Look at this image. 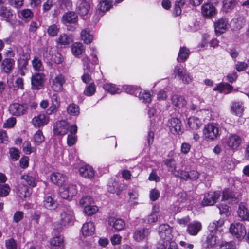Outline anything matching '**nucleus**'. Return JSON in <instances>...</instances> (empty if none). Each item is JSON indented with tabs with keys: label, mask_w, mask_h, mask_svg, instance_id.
Here are the masks:
<instances>
[{
	"label": "nucleus",
	"mask_w": 249,
	"mask_h": 249,
	"mask_svg": "<svg viewBox=\"0 0 249 249\" xmlns=\"http://www.w3.org/2000/svg\"><path fill=\"white\" fill-rule=\"evenodd\" d=\"M232 86L228 83H220L213 88V90H218L221 93L228 94L232 90Z\"/></svg>",
	"instance_id": "nucleus-29"
},
{
	"label": "nucleus",
	"mask_w": 249,
	"mask_h": 249,
	"mask_svg": "<svg viewBox=\"0 0 249 249\" xmlns=\"http://www.w3.org/2000/svg\"><path fill=\"white\" fill-rule=\"evenodd\" d=\"M16 123V120L15 118L11 117L8 118L6 122L3 124L4 128H9L13 127Z\"/></svg>",
	"instance_id": "nucleus-63"
},
{
	"label": "nucleus",
	"mask_w": 249,
	"mask_h": 249,
	"mask_svg": "<svg viewBox=\"0 0 249 249\" xmlns=\"http://www.w3.org/2000/svg\"><path fill=\"white\" fill-rule=\"evenodd\" d=\"M214 31L217 36L221 35L227 31L229 26V20L226 18H221L214 24Z\"/></svg>",
	"instance_id": "nucleus-10"
},
{
	"label": "nucleus",
	"mask_w": 249,
	"mask_h": 249,
	"mask_svg": "<svg viewBox=\"0 0 249 249\" xmlns=\"http://www.w3.org/2000/svg\"><path fill=\"white\" fill-rule=\"evenodd\" d=\"M84 51L85 48L81 43H74L71 46L72 53L76 57H78Z\"/></svg>",
	"instance_id": "nucleus-35"
},
{
	"label": "nucleus",
	"mask_w": 249,
	"mask_h": 249,
	"mask_svg": "<svg viewBox=\"0 0 249 249\" xmlns=\"http://www.w3.org/2000/svg\"><path fill=\"white\" fill-rule=\"evenodd\" d=\"M219 249H236V245L233 242H226L222 244Z\"/></svg>",
	"instance_id": "nucleus-64"
},
{
	"label": "nucleus",
	"mask_w": 249,
	"mask_h": 249,
	"mask_svg": "<svg viewBox=\"0 0 249 249\" xmlns=\"http://www.w3.org/2000/svg\"><path fill=\"white\" fill-rule=\"evenodd\" d=\"M81 38L85 44L91 43L93 40V36L88 28L83 29L81 32Z\"/></svg>",
	"instance_id": "nucleus-28"
},
{
	"label": "nucleus",
	"mask_w": 249,
	"mask_h": 249,
	"mask_svg": "<svg viewBox=\"0 0 249 249\" xmlns=\"http://www.w3.org/2000/svg\"><path fill=\"white\" fill-rule=\"evenodd\" d=\"M66 81V78L62 74H56L53 77H52L50 80L52 89L57 92L62 91L64 89L63 85L65 84Z\"/></svg>",
	"instance_id": "nucleus-6"
},
{
	"label": "nucleus",
	"mask_w": 249,
	"mask_h": 249,
	"mask_svg": "<svg viewBox=\"0 0 249 249\" xmlns=\"http://www.w3.org/2000/svg\"><path fill=\"white\" fill-rule=\"evenodd\" d=\"M50 179L52 182L58 186H63V184L66 180L67 178L60 173H54L51 175Z\"/></svg>",
	"instance_id": "nucleus-22"
},
{
	"label": "nucleus",
	"mask_w": 249,
	"mask_h": 249,
	"mask_svg": "<svg viewBox=\"0 0 249 249\" xmlns=\"http://www.w3.org/2000/svg\"><path fill=\"white\" fill-rule=\"evenodd\" d=\"M69 129V124L66 120L56 122L53 125V132L56 135H65Z\"/></svg>",
	"instance_id": "nucleus-9"
},
{
	"label": "nucleus",
	"mask_w": 249,
	"mask_h": 249,
	"mask_svg": "<svg viewBox=\"0 0 249 249\" xmlns=\"http://www.w3.org/2000/svg\"><path fill=\"white\" fill-rule=\"evenodd\" d=\"M90 10V3L86 0H79L76 4V10L81 16L87 15Z\"/></svg>",
	"instance_id": "nucleus-13"
},
{
	"label": "nucleus",
	"mask_w": 249,
	"mask_h": 249,
	"mask_svg": "<svg viewBox=\"0 0 249 249\" xmlns=\"http://www.w3.org/2000/svg\"><path fill=\"white\" fill-rule=\"evenodd\" d=\"M238 214L239 216L243 220L249 221V213L246 206L244 204H240L239 205Z\"/></svg>",
	"instance_id": "nucleus-32"
},
{
	"label": "nucleus",
	"mask_w": 249,
	"mask_h": 249,
	"mask_svg": "<svg viewBox=\"0 0 249 249\" xmlns=\"http://www.w3.org/2000/svg\"><path fill=\"white\" fill-rule=\"evenodd\" d=\"M57 2L60 8L63 10L70 9L72 6L71 0H57Z\"/></svg>",
	"instance_id": "nucleus-51"
},
{
	"label": "nucleus",
	"mask_w": 249,
	"mask_h": 249,
	"mask_svg": "<svg viewBox=\"0 0 249 249\" xmlns=\"http://www.w3.org/2000/svg\"><path fill=\"white\" fill-rule=\"evenodd\" d=\"M220 136V130L218 124L208 123L203 130V137L206 141H214Z\"/></svg>",
	"instance_id": "nucleus-1"
},
{
	"label": "nucleus",
	"mask_w": 249,
	"mask_h": 249,
	"mask_svg": "<svg viewBox=\"0 0 249 249\" xmlns=\"http://www.w3.org/2000/svg\"><path fill=\"white\" fill-rule=\"evenodd\" d=\"M173 105L178 108L183 107L185 105V100L183 97L174 95L171 98Z\"/></svg>",
	"instance_id": "nucleus-36"
},
{
	"label": "nucleus",
	"mask_w": 249,
	"mask_h": 249,
	"mask_svg": "<svg viewBox=\"0 0 249 249\" xmlns=\"http://www.w3.org/2000/svg\"><path fill=\"white\" fill-rule=\"evenodd\" d=\"M28 108L26 105H21L18 103L11 104L9 107L10 113L15 116L23 115Z\"/></svg>",
	"instance_id": "nucleus-14"
},
{
	"label": "nucleus",
	"mask_w": 249,
	"mask_h": 249,
	"mask_svg": "<svg viewBox=\"0 0 249 249\" xmlns=\"http://www.w3.org/2000/svg\"><path fill=\"white\" fill-rule=\"evenodd\" d=\"M18 15L22 19L29 20L32 18L34 14L29 9H24L19 11Z\"/></svg>",
	"instance_id": "nucleus-40"
},
{
	"label": "nucleus",
	"mask_w": 249,
	"mask_h": 249,
	"mask_svg": "<svg viewBox=\"0 0 249 249\" xmlns=\"http://www.w3.org/2000/svg\"><path fill=\"white\" fill-rule=\"evenodd\" d=\"M14 64L15 61L13 59L10 58L5 59L1 64L2 69L5 72H9L12 69Z\"/></svg>",
	"instance_id": "nucleus-38"
},
{
	"label": "nucleus",
	"mask_w": 249,
	"mask_h": 249,
	"mask_svg": "<svg viewBox=\"0 0 249 249\" xmlns=\"http://www.w3.org/2000/svg\"><path fill=\"white\" fill-rule=\"evenodd\" d=\"M72 36L66 34L61 35L58 39V42L64 45L69 44L72 42Z\"/></svg>",
	"instance_id": "nucleus-45"
},
{
	"label": "nucleus",
	"mask_w": 249,
	"mask_h": 249,
	"mask_svg": "<svg viewBox=\"0 0 249 249\" xmlns=\"http://www.w3.org/2000/svg\"><path fill=\"white\" fill-rule=\"evenodd\" d=\"M190 54L189 50L185 47H181L180 48L177 60L179 62L185 61L188 58Z\"/></svg>",
	"instance_id": "nucleus-34"
},
{
	"label": "nucleus",
	"mask_w": 249,
	"mask_h": 249,
	"mask_svg": "<svg viewBox=\"0 0 249 249\" xmlns=\"http://www.w3.org/2000/svg\"><path fill=\"white\" fill-rule=\"evenodd\" d=\"M156 249H178V247L176 243L172 240L168 243L159 242Z\"/></svg>",
	"instance_id": "nucleus-37"
},
{
	"label": "nucleus",
	"mask_w": 249,
	"mask_h": 249,
	"mask_svg": "<svg viewBox=\"0 0 249 249\" xmlns=\"http://www.w3.org/2000/svg\"><path fill=\"white\" fill-rule=\"evenodd\" d=\"M137 96H138L140 100H142V102L145 104L149 103L151 101V97L150 92L145 90H142V89L140 90Z\"/></svg>",
	"instance_id": "nucleus-42"
},
{
	"label": "nucleus",
	"mask_w": 249,
	"mask_h": 249,
	"mask_svg": "<svg viewBox=\"0 0 249 249\" xmlns=\"http://www.w3.org/2000/svg\"><path fill=\"white\" fill-rule=\"evenodd\" d=\"M242 142L241 137L235 134H230L225 139V144L231 150H237Z\"/></svg>",
	"instance_id": "nucleus-7"
},
{
	"label": "nucleus",
	"mask_w": 249,
	"mask_h": 249,
	"mask_svg": "<svg viewBox=\"0 0 249 249\" xmlns=\"http://www.w3.org/2000/svg\"><path fill=\"white\" fill-rule=\"evenodd\" d=\"M217 234L214 232H211L207 237L206 243L209 247H213L216 245L218 241V236L215 235Z\"/></svg>",
	"instance_id": "nucleus-41"
},
{
	"label": "nucleus",
	"mask_w": 249,
	"mask_h": 249,
	"mask_svg": "<svg viewBox=\"0 0 249 249\" xmlns=\"http://www.w3.org/2000/svg\"><path fill=\"white\" fill-rule=\"evenodd\" d=\"M202 224L199 221H193L188 225L187 231L188 233L193 236L196 235L202 229Z\"/></svg>",
	"instance_id": "nucleus-19"
},
{
	"label": "nucleus",
	"mask_w": 249,
	"mask_h": 249,
	"mask_svg": "<svg viewBox=\"0 0 249 249\" xmlns=\"http://www.w3.org/2000/svg\"><path fill=\"white\" fill-rule=\"evenodd\" d=\"M67 112L71 115L77 116L79 114V107L75 104H71L67 107Z\"/></svg>",
	"instance_id": "nucleus-52"
},
{
	"label": "nucleus",
	"mask_w": 249,
	"mask_h": 249,
	"mask_svg": "<svg viewBox=\"0 0 249 249\" xmlns=\"http://www.w3.org/2000/svg\"><path fill=\"white\" fill-rule=\"evenodd\" d=\"M96 91V87L93 83H90L86 86L84 91V94L87 96L93 95Z\"/></svg>",
	"instance_id": "nucleus-54"
},
{
	"label": "nucleus",
	"mask_w": 249,
	"mask_h": 249,
	"mask_svg": "<svg viewBox=\"0 0 249 249\" xmlns=\"http://www.w3.org/2000/svg\"><path fill=\"white\" fill-rule=\"evenodd\" d=\"M23 1L24 0H9V3L15 8H20L23 6Z\"/></svg>",
	"instance_id": "nucleus-60"
},
{
	"label": "nucleus",
	"mask_w": 249,
	"mask_h": 249,
	"mask_svg": "<svg viewBox=\"0 0 249 249\" xmlns=\"http://www.w3.org/2000/svg\"><path fill=\"white\" fill-rule=\"evenodd\" d=\"M124 89L126 93L135 96H137L140 90H141L140 88L130 85L124 86Z\"/></svg>",
	"instance_id": "nucleus-50"
},
{
	"label": "nucleus",
	"mask_w": 249,
	"mask_h": 249,
	"mask_svg": "<svg viewBox=\"0 0 249 249\" xmlns=\"http://www.w3.org/2000/svg\"><path fill=\"white\" fill-rule=\"evenodd\" d=\"M104 89L107 92L112 94L119 93L120 92V89L117 87L115 85L112 83H106L103 86Z\"/></svg>",
	"instance_id": "nucleus-47"
},
{
	"label": "nucleus",
	"mask_w": 249,
	"mask_h": 249,
	"mask_svg": "<svg viewBox=\"0 0 249 249\" xmlns=\"http://www.w3.org/2000/svg\"><path fill=\"white\" fill-rule=\"evenodd\" d=\"M10 188L7 184L0 183V196H5L9 193Z\"/></svg>",
	"instance_id": "nucleus-59"
},
{
	"label": "nucleus",
	"mask_w": 249,
	"mask_h": 249,
	"mask_svg": "<svg viewBox=\"0 0 249 249\" xmlns=\"http://www.w3.org/2000/svg\"><path fill=\"white\" fill-rule=\"evenodd\" d=\"M59 27L56 24H53L49 26L47 33L51 36H56L59 31Z\"/></svg>",
	"instance_id": "nucleus-55"
},
{
	"label": "nucleus",
	"mask_w": 249,
	"mask_h": 249,
	"mask_svg": "<svg viewBox=\"0 0 249 249\" xmlns=\"http://www.w3.org/2000/svg\"><path fill=\"white\" fill-rule=\"evenodd\" d=\"M18 194L21 198H25L29 197L31 194V189L27 186H19L18 188Z\"/></svg>",
	"instance_id": "nucleus-46"
},
{
	"label": "nucleus",
	"mask_w": 249,
	"mask_h": 249,
	"mask_svg": "<svg viewBox=\"0 0 249 249\" xmlns=\"http://www.w3.org/2000/svg\"><path fill=\"white\" fill-rule=\"evenodd\" d=\"M188 124L191 129L196 130L200 127L202 123L198 118L193 116L188 118Z\"/></svg>",
	"instance_id": "nucleus-31"
},
{
	"label": "nucleus",
	"mask_w": 249,
	"mask_h": 249,
	"mask_svg": "<svg viewBox=\"0 0 249 249\" xmlns=\"http://www.w3.org/2000/svg\"><path fill=\"white\" fill-rule=\"evenodd\" d=\"M21 179L24 180L29 186L34 187L36 185V180L32 176L28 174H24L21 177Z\"/></svg>",
	"instance_id": "nucleus-43"
},
{
	"label": "nucleus",
	"mask_w": 249,
	"mask_h": 249,
	"mask_svg": "<svg viewBox=\"0 0 249 249\" xmlns=\"http://www.w3.org/2000/svg\"><path fill=\"white\" fill-rule=\"evenodd\" d=\"M150 232L146 228L137 230L134 233L133 237L138 242L144 241L147 239Z\"/></svg>",
	"instance_id": "nucleus-18"
},
{
	"label": "nucleus",
	"mask_w": 249,
	"mask_h": 249,
	"mask_svg": "<svg viewBox=\"0 0 249 249\" xmlns=\"http://www.w3.org/2000/svg\"><path fill=\"white\" fill-rule=\"evenodd\" d=\"M168 125L170 130L173 134H180L182 133V124L180 120L177 118H172L169 120Z\"/></svg>",
	"instance_id": "nucleus-11"
},
{
	"label": "nucleus",
	"mask_w": 249,
	"mask_h": 249,
	"mask_svg": "<svg viewBox=\"0 0 249 249\" xmlns=\"http://www.w3.org/2000/svg\"><path fill=\"white\" fill-rule=\"evenodd\" d=\"M112 5V2L109 0H102L97 5V9L100 12L104 13L109 10Z\"/></svg>",
	"instance_id": "nucleus-33"
},
{
	"label": "nucleus",
	"mask_w": 249,
	"mask_h": 249,
	"mask_svg": "<svg viewBox=\"0 0 249 249\" xmlns=\"http://www.w3.org/2000/svg\"><path fill=\"white\" fill-rule=\"evenodd\" d=\"M98 211V208L97 206L91 204L88 207L85 208L84 210V213L88 215H91L95 214Z\"/></svg>",
	"instance_id": "nucleus-56"
},
{
	"label": "nucleus",
	"mask_w": 249,
	"mask_h": 249,
	"mask_svg": "<svg viewBox=\"0 0 249 249\" xmlns=\"http://www.w3.org/2000/svg\"><path fill=\"white\" fill-rule=\"evenodd\" d=\"M51 249H63V239L60 236H57L50 240Z\"/></svg>",
	"instance_id": "nucleus-27"
},
{
	"label": "nucleus",
	"mask_w": 249,
	"mask_h": 249,
	"mask_svg": "<svg viewBox=\"0 0 249 249\" xmlns=\"http://www.w3.org/2000/svg\"><path fill=\"white\" fill-rule=\"evenodd\" d=\"M230 233L239 240L243 239L247 232L245 227L239 222L232 223L230 227Z\"/></svg>",
	"instance_id": "nucleus-4"
},
{
	"label": "nucleus",
	"mask_w": 249,
	"mask_h": 249,
	"mask_svg": "<svg viewBox=\"0 0 249 249\" xmlns=\"http://www.w3.org/2000/svg\"><path fill=\"white\" fill-rule=\"evenodd\" d=\"M108 223L116 231H121L124 229L125 226V223L123 220L113 216L108 218Z\"/></svg>",
	"instance_id": "nucleus-17"
},
{
	"label": "nucleus",
	"mask_w": 249,
	"mask_h": 249,
	"mask_svg": "<svg viewBox=\"0 0 249 249\" xmlns=\"http://www.w3.org/2000/svg\"><path fill=\"white\" fill-rule=\"evenodd\" d=\"M49 117L45 114H39L35 116L32 120V123L36 127H43L48 124Z\"/></svg>",
	"instance_id": "nucleus-12"
},
{
	"label": "nucleus",
	"mask_w": 249,
	"mask_h": 249,
	"mask_svg": "<svg viewBox=\"0 0 249 249\" xmlns=\"http://www.w3.org/2000/svg\"><path fill=\"white\" fill-rule=\"evenodd\" d=\"M13 10L6 7L1 6L0 8V17H2L7 22H11L13 17Z\"/></svg>",
	"instance_id": "nucleus-26"
},
{
	"label": "nucleus",
	"mask_w": 249,
	"mask_h": 249,
	"mask_svg": "<svg viewBox=\"0 0 249 249\" xmlns=\"http://www.w3.org/2000/svg\"><path fill=\"white\" fill-rule=\"evenodd\" d=\"M164 164L167 167L168 171L174 175V173H176L177 171L176 170L175 160L173 158L167 159L165 160Z\"/></svg>",
	"instance_id": "nucleus-48"
},
{
	"label": "nucleus",
	"mask_w": 249,
	"mask_h": 249,
	"mask_svg": "<svg viewBox=\"0 0 249 249\" xmlns=\"http://www.w3.org/2000/svg\"><path fill=\"white\" fill-rule=\"evenodd\" d=\"M44 206L50 210L55 209L57 206V202L53 200L51 196H46L43 201Z\"/></svg>",
	"instance_id": "nucleus-39"
},
{
	"label": "nucleus",
	"mask_w": 249,
	"mask_h": 249,
	"mask_svg": "<svg viewBox=\"0 0 249 249\" xmlns=\"http://www.w3.org/2000/svg\"><path fill=\"white\" fill-rule=\"evenodd\" d=\"M224 224V220L223 219H220L218 220H214L210 223L208 226V230L210 232H214L220 234L223 231L222 228Z\"/></svg>",
	"instance_id": "nucleus-16"
},
{
	"label": "nucleus",
	"mask_w": 249,
	"mask_h": 249,
	"mask_svg": "<svg viewBox=\"0 0 249 249\" xmlns=\"http://www.w3.org/2000/svg\"><path fill=\"white\" fill-rule=\"evenodd\" d=\"M32 65L33 68L37 71L43 70V66L42 62L38 58L35 57L32 60Z\"/></svg>",
	"instance_id": "nucleus-57"
},
{
	"label": "nucleus",
	"mask_w": 249,
	"mask_h": 249,
	"mask_svg": "<svg viewBox=\"0 0 249 249\" xmlns=\"http://www.w3.org/2000/svg\"><path fill=\"white\" fill-rule=\"evenodd\" d=\"M244 109V105L242 102L235 101L231 104V111L233 114L241 116L243 114Z\"/></svg>",
	"instance_id": "nucleus-24"
},
{
	"label": "nucleus",
	"mask_w": 249,
	"mask_h": 249,
	"mask_svg": "<svg viewBox=\"0 0 249 249\" xmlns=\"http://www.w3.org/2000/svg\"><path fill=\"white\" fill-rule=\"evenodd\" d=\"M215 8L211 4H204L202 6L201 13L206 18L213 16L215 14Z\"/></svg>",
	"instance_id": "nucleus-23"
},
{
	"label": "nucleus",
	"mask_w": 249,
	"mask_h": 249,
	"mask_svg": "<svg viewBox=\"0 0 249 249\" xmlns=\"http://www.w3.org/2000/svg\"><path fill=\"white\" fill-rule=\"evenodd\" d=\"M79 172L81 176L88 178H92L95 174V171L93 168L89 165L80 167Z\"/></svg>",
	"instance_id": "nucleus-20"
},
{
	"label": "nucleus",
	"mask_w": 249,
	"mask_h": 249,
	"mask_svg": "<svg viewBox=\"0 0 249 249\" xmlns=\"http://www.w3.org/2000/svg\"><path fill=\"white\" fill-rule=\"evenodd\" d=\"M45 75L43 73H36L33 75L31 78V83L33 89H38L43 86Z\"/></svg>",
	"instance_id": "nucleus-15"
},
{
	"label": "nucleus",
	"mask_w": 249,
	"mask_h": 249,
	"mask_svg": "<svg viewBox=\"0 0 249 249\" xmlns=\"http://www.w3.org/2000/svg\"><path fill=\"white\" fill-rule=\"evenodd\" d=\"M221 192L219 191H210L206 194L204 197L201 201V204L203 206H212L215 203L217 200L220 198Z\"/></svg>",
	"instance_id": "nucleus-8"
},
{
	"label": "nucleus",
	"mask_w": 249,
	"mask_h": 249,
	"mask_svg": "<svg viewBox=\"0 0 249 249\" xmlns=\"http://www.w3.org/2000/svg\"><path fill=\"white\" fill-rule=\"evenodd\" d=\"M187 72V71L184 67L181 64H178L174 68L173 74L175 78L180 80Z\"/></svg>",
	"instance_id": "nucleus-30"
},
{
	"label": "nucleus",
	"mask_w": 249,
	"mask_h": 249,
	"mask_svg": "<svg viewBox=\"0 0 249 249\" xmlns=\"http://www.w3.org/2000/svg\"><path fill=\"white\" fill-rule=\"evenodd\" d=\"M94 203L93 199L90 196H86L81 198L79 200V205L85 209L87 206L88 207Z\"/></svg>",
	"instance_id": "nucleus-49"
},
{
	"label": "nucleus",
	"mask_w": 249,
	"mask_h": 249,
	"mask_svg": "<svg viewBox=\"0 0 249 249\" xmlns=\"http://www.w3.org/2000/svg\"><path fill=\"white\" fill-rule=\"evenodd\" d=\"M178 4H175L174 8V14L176 16H179L181 13V9L180 8L181 5H183L184 4V2L182 0H180L179 1L177 2Z\"/></svg>",
	"instance_id": "nucleus-62"
},
{
	"label": "nucleus",
	"mask_w": 249,
	"mask_h": 249,
	"mask_svg": "<svg viewBox=\"0 0 249 249\" xmlns=\"http://www.w3.org/2000/svg\"><path fill=\"white\" fill-rule=\"evenodd\" d=\"M158 232L160 238L159 242L168 243L173 238L172 229L167 224H162L160 225L159 228Z\"/></svg>",
	"instance_id": "nucleus-5"
},
{
	"label": "nucleus",
	"mask_w": 249,
	"mask_h": 249,
	"mask_svg": "<svg viewBox=\"0 0 249 249\" xmlns=\"http://www.w3.org/2000/svg\"><path fill=\"white\" fill-rule=\"evenodd\" d=\"M23 150L26 154H30L35 151V148L31 146L29 141H25L23 143Z\"/></svg>",
	"instance_id": "nucleus-58"
},
{
	"label": "nucleus",
	"mask_w": 249,
	"mask_h": 249,
	"mask_svg": "<svg viewBox=\"0 0 249 249\" xmlns=\"http://www.w3.org/2000/svg\"><path fill=\"white\" fill-rule=\"evenodd\" d=\"M59 191L62 198L71 200L77 194V188L75 184H66L60 187Z\"/></svg>",
	"instance_id": "nucleus-2"
},
{
	"label": "nucleus",
	"mask_w": 249,
	"mask_h": 249,
	"mask_svg": "<svg viewBox=\"0 0 249 249\" xmlns=\"http://www.w3.org/2000/svg\"><path fill=\"white\" fill-rule=\"evenodd\" d=\"M73 219L72 212L67 210L61 213L59 223H55L53 226L57 231H60L63 226L70 224Z\"/></svg>",
	"instance_id": "nucleus-3"
},
{
	"label": "nucleus",
	"mask_w": 249,
	"mask_h": 249,
	"mask_svg": "<svg viewBox=\"0 0 249 249\" xmlns=\"http://www.w3.org/2000/svg\"><path fill=\"white\" fill-rule=\"evenodd\" d=\"M82 233L84 236H91L95 231V226L93 222L85 223L81 229Z\"/></svg>",
	"instance_id": "nucleus-25"
},
{
	"label": "nucleus",
	"mask_w": 249,
	"mask_h": 249,
	"mask_svg": "<svg viewBox=\"0 0 249 249\" xmlns=\"http://www.w3.org/2000/svg\"><path fill=\"white\" fill-rule=\"evenodd\" d=\"M236 4L235 0H223V9L226 12H228L234 9Z\"/></svg>",
	"instance_id": "nucleus-44"
},
{
	"label": "nucleus",
	"mask_w": 249,
	"mask_h": 249,
	"mask_svg": "<svg viewBox=\"0 0 249 249\" xmlns=\"http://www.w3.org/2000/svg\"><path fill=\"white\" fill-rule=\"evenodd\" d=\"M20 55V59L18 60V62L19 63H22V61L23 63V66H25L27 64L28 61L30 59V55L28 53L22 52Z\"/></svg>",
	"instance_id": "nucleus-61"
},
{
	"label": "nucleus",
	"mask_w": 249,
	"mask_h": 249,
	"mask_svg": "<svg viewBox=\"0 0 249 249\" xmlns=\"http://www.w3.org/2000/svg\"><path fill=\"white\" fill-rule=\"evenodd\" d=\"M33 140L36 145H39L44 141V137L41 130H38L36 132L34 135Z\"/></svg>",
	"instance_id": "nucleus-53"
},
{
	"label": "nucleus",
	"mask_w": 249,
	"mask_h": 249,
	"mask_svg": "<svg viewBox=\"0 0 249 249\" xmlns=\"http://www.w3.org/2000/svg\"><path fill=\"white\" fill-rule=\"evenodd\" d=\"M78 21V16L74 12H67L63 15L62 21L64 24L75 23Z\"/></svg>",
	"instance_id": "nucleus-21"
}]
</instances>
